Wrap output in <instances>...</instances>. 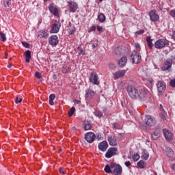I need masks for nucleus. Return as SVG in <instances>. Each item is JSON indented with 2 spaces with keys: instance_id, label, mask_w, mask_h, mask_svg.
<instances>
[{
  "instance_id": "obj_1",
  "label": "nucleus",
  "mask_w": 175,
  "mask_h": 175,
  "mask_svg": "<svg viewBox=\"0 0 175 175\" xmlns=\"http://www.w3.org/2000/svg\"><path fill=\"white\" fill-rule=\"evenodd\" d=\"M126 91L131 99H137V98H139V90L134 86L129 85L126 88Z\"/></svg>"
},
{
  "instance_id": "obj_2",
  "label": "nucleus",
  "mask_w": 175,
  "mask_h": 175,
  "mask_svg": "<svg viewBox=\"0 0 175 175\" xmlns=\"http://www.w3.org/2000/svg\"><path fill=\"white\" fill-rule=\"evenodd\" d=\"M165 46H169V41L166 39H159L154 42L155 49H163Z\"/></svg>"
},
{
  "instance_id": "obj_3",
  "label": "nucleus",
  "mask_w": 175,
  "mask_h": 175,
  "mask_svg": "<svg viewBox=\"0 0 175 175\" xmlns=\"http://www.w3.org/2000/svg\"><path fill=\"white\" fill-rule=\"evenodd\" d=\"M112 174L114 175L122 174V167L120 164L116 163H111Z\"/></svg>"
},
{
  "instance_id": "obj_4",
  "label": "nucleus",
  "mask_w": 175,
  "mask_h": 175,
  "mask_svg": "<svg viewBox=\"0 0 175 175\" xmlns=\"http://www.w3.org/2000/svg\"><path fill=\"white\" fill-rule=\"evenodd\" d=\"M173 61H175L174 57L167 59L164 62L163 66L161 68V70L165 71L170 69V68H172V65H173Z\"/></svg>"
},
{
  "instance_id": "obj_5",
  "label": "nucleus",
  "mask_w": 175,
  "mask_h": 175,
  "mask_svg": "<svg viewBox=\"0 0 175 175\" xmlns=\"http://www.w3.org/2000/svg\"><path fill=\"white\" fill-rule=\"evenodd\" d=\"M142 59V56L137 55V51H133L131 55V61L132 64H139Z\"/></svg>"
},
{
  "instance_id": "obj_6",
  "label": "nucleus",
  "mask_w": 175,
  "mask_h": 175,
  "mask_svg": "<svg viewBox=\"0 0 175 175\" xmlns=\"http://www.w3.org/2000/svg\"><path fill=\"white\" fill-rule=\"evenodd\" d=\"M99 77H98V75L95 72H92L90 74L89 80L90 83H92L94 85H99Z\"/></svg>"
},
{
  "instance_id": "obj_7",
  "label": "nucleus",
  "mask_w": 175,
  "mask_h": 175,
  "mask_svg": "<svg viewBox=\"0 0 175 175\" xmlns=\"http://www.w3.org/2000/svg\"><path fill=\"white\" fill-rule=\"evenodd\" d=\"M145 121L148 126H154V125L157 124V120H155V118L150 115L146 116Z\"/></svg>"
},
{
  "instance_id": "obj_8",
  "label": "nucleus",
  "mask_w": 175,
  "mask_h": 175,
  "mask_svg": "<svg viewBox=\"0 0 175 175\" xmlns=\"http://www.w3.org/2000/svg\"><path fill=\"white\" fill-rule=\"evenodd\" d=\"M68 4L70 12H71L72 13H76V12L79 9V5H77V3L74 1H68Z\"/></svg>"
},
{
  "instance_id": "obj_9",
  "label": "nucleus",
  "mask_w": 175,
  "mask_h": 175,
  "mask_svg": "<svg viewBox=\"0 0 175 175\" xmlns=\"http://www.w3.org/2000/svg\"><path fill=\"white\" fill-rule=\"evenodd\" d=\"M117 148H110L105 154L106 158H111V157L117 155Z\"/></svg>"
},
{
  "instance_id": "obj_10",
  "label": "nucleus",
  "mask_w": 175,
  "mask_h": 175,
  "mask_svg": "<svg viewBox=\"0 0 175 175\" xmlns=\"http://www.w3.org/2000/svg\"><path fill=\"white\" fill-rule=\"evenodd\" d=\"M96 137L95 133L90 132L85 135V139L88 143H94Z\"/></svg>"
},
{
  "instance_id": "obj_11",
  "label": "nucleus",
  "mask_w": 175,
  "mask_h": 175,
  "mask_svg": "<svg viewBox=\"0 0 175 175\" xmlns=\"http://www.w3.org/2000/svg\"><path fill=\"white\" fill-rule=\"evenodd\" d=\"M58 42H59V40H58V36L55 35L51 36L49 39V43L51 46H57Z\"/></svg>"
},
{
  "instance_id": "obj_12",
  "label": "nucleus",
  "mask_w": 175,
  "mask_h": 175,
  "mask_svg": "<svg viewBox=\"0 0 175 175\" xmlns=\"http://www.w3.org/2000/svg\"><path fill=\"white\" fill-rule=\"evenodd\" d=\"M157 87L158 92L160 94H162V92H163V91H165L166 88V84H165V82L160 81H158L157 84Z\"/></svg>"
},
{
  "instance_id": "obj_13",
  "label": "nucleus",
  "mask_w": 175,
  "mask_h": 175,
  "mask_svg": "<svg viewBox=\"0 0 175 175\" xmlns=\"http://www.w3.org/2000/svg\"><path fill=\"white\" fill-rule=\"evenodd\" d=\"M60 28H61V23H54L52 26V29L50 31V33H57V32H59Z\"/></svg>"
},
{
  "instance_id": "obj_14",
  "label": "nucleus",
  "mask_w": 175,
  "mask_h": 175,
  "mask_svg": "<svg viewBox=\"0 0 175 175\" xmlns=\"http://www.w3.org/2000/svg\"><path fill=\"white\" fill-rule=\"evenodd\" d=\"M153 140H158L161 137V129H156L151 135Z\"/></svg>"
},
{
  "instance_id": "obj_15",
  "label": "nucleus",
  "mask_w": 175,
  "mask_h": 175,
  "mask_svg": "<svg viewBox=\"0 0 175 175\" xmlns=\"http://www.w3.org/2000/svg\"><path fill=\"white\" fill-rule=\"evenodd\" d=\"M49 11L53 16H58L59 14V10L58 8L54 4H51L49 7Z\"/></svg>"
},
{
  "instance_id": "obj_16",
  "label": "nucleus",
  "mask_w": 175,
  "mask_h": 175,
  "mask_svg": "<svg viewBox=\"0 0 175 175\" xmlns=\"http://www.w3.org/2000/svg\"><path fill=\"white\" fill-rule=\"evenodd\" d=\"M85 98L86 99H91L92 96H95V92L92 90L91 88H88V90H85Z\"/></svg>"
},
{
  "instance_id": "obj_17",
  "label": "nucleus",
  "mask_w": 175,
  "mask_h": 175,
  "mask_svg": "<svg viewBox=\"0 0 175 175\" xmlns=\"http://www.w3.org/2000/svg\"><path fill=\"white\" fill-rule=\"evenodd\" d=\"M107 147H109V144L106 141H103L98 144V149L100 151H106L107 150Z\"/></svg>"
},
{
  "instance_id": "obj_18",
  "label": "nucleus",
  "mask_w": 175,
  "mask_h": 175,
  "mask_svg": "<svg viewBox=\"0 0 175 175\" xmlns=\"http://www.w3.org/2000/svg\"><path fill=\"white\" fill-rule=\"evenodd\" d=\"M163 132L166 140H172L173 139V134L169 130L164 129Z\"/></svg>"
},
{
  "instance_id": "obj_19",
  "label": "nucleus",
  "mask_w": 175,
  "mask_h": 175,
  "mask_svg": "<svg viewBox=\"0 0 175 175\" xmlns=\"http://www.w3.org/2000/svg\"><path fill=\"white\" fill-rule=\"evenodd\" d=\"M125 73H126V70H125L118 71L113 74V77L114 79H120V77H124Z\"/></svg>"
},
{
  "instance_id": "obj_20",
  "label": "nucleus",
  "mask_w": 175,
  "mask_h": 175,
  "mask_svg": "<svg viewBox=\"0 0 175 175\" xmlns=\"http://www.w3.org/2000/svg\"><path fill=\"white\" fill-rule=\"evenodd\" d=\"M149 16L150 17V20L152 21H153L154 23H155V21H158V20H159V16L157 14H155V12L154 11H151L149 13Z\"/></svg>"
},
{
  "instance_id": "obj_21",
  "label": "nucleus",
  "mask_w": 175,
  "mask_h": 175,
  "mask_svg": "<svg viewBox=\"0 0 175 175\" xmlns=\"http://www.w3.org/2000/svg\"><path fill=\"white\" fill-rule=\"evenodd\" d=\"M128 61V58L125 56L122 57L118 62V64L120 68H124L125 65H126V62Z\"/></svg>"
},
{
  "instance_id": "obj_22",
  "label": "nucleus",
  "mask_w": 175,
  "mask_h": 175,
  "mask_svg": "<svg viewBox=\"0 0 175 175\" xmlns=\"http://www.w3.org/2000/svg\"><path fill=\"white\" fill-rule=\"evenodd\" d=\"M38 38H40V39H42L43 38L44 39H47V38H49V31H39Z\"/></svg>"
},
{
  "instance_id": "obj_23",
  "label": "nucleus",
  "mask_w": 175,
  "mask_h": 175,
  "mask_svg": "<svg viewBox=\"0 0 175 175\" xmlns=\"http://www.w3.org/2000/svg\"><path fill=\"white\" fill-rule=\"evenodd\" d=\"M108 142L110 144V146H117V139H116V137H108Z\"/></svg>"
},
{
  "instance_id": "obj_24",
  "label": "nucleus",
  "mask_w": 175,
  "mask_h": 175,
  "mask_svg": "<svg viewBox=\"0 0 175 175\" xmlns=\"http://www.w3.org/2000/svg\"><path fill=\"white\" fill-rule=\"evenodd\" d=\"M115 53L116 54V55H124V54H125V49L121 47H118L115 50Z\"/></svg>"
},
{
  "instance_id": "obj_25",
  "label": "nucleus",
  "mask_w": 175,
  "mask_h": 175,
  "mask_svg": "<svg viewBox=\"0 0 175 175\" xmlns=\"http://www.w3.org/2000/svg\"><path fill=\"white\" fill-rule=\"evenodd\" d=\"M147 96V90H143L141 92H139V96L140 99H144Z\"/></svg>"
},
{
  "instance_id": "obj_26",
  "label": "nucleus",
  "mask_w": 175,
  "mask_h": 175,
  "mask_svg": "<svg viewBox=\"0 0 175 175\" xmlns=\"http://www.w3.org/2000/svg\"><path fill=\"white\" fill-rule=\"evenodd\" d=\"M104 171L105 172V173H112L113 170L111 169V163L110 165L107 164L104 168Z\"/></svg>"
},
{
  "instance_id": "obj_27",
  "label": "nucleus",
  "mask_w": 175,
  "mask_h": 175,
  "mask_svg": "<svg viewBox=\"0 0 175 175\" xmlns=\"http://www.w3.org/2000/svg\"><path fill=\"white\" fill-rule=\"evenodd\" d=\"M146 42H147L148 47H149V49H152L154 44H152V39H151V37H147Z\"/></svg>"
},
{
  "instance_id": "obj_28",
  "label": "nucleus",
  "mask_w": 175,
  "mask_h": 175,
  "mask_svg": "<svg viewBox=\"0 0 175 175\" xmlns=\"http://www.w3.org/2000/svg\"><path fill=\"white\" fill-rule=\"evenodd\" d=\"M149 157H150V154H148L147 150H144L142 154V159H144V161H147V159H148Z\"/></svg>"
},
{
  "instance_id": "obj_29",
  "label": "nucleus",
  "mask_w": 175,
  "mask_h": 175,
  "mask_svg": "<svg viewBox=\"0 0 175 175\" xmlns=\"http://www.w3.org/2000/svg\"><path fill=\"white\" fill-rule=\"evenodd\" d=\"M138 167H139V169H144V167H146V163L144 161H139L137 163Z\"/></svg>"
},
{
  "instance_id": "obj_30",
  "label": "nucleus",
  "mask_w": 175,
  "mask_h": 175,
  "mask_svg": "<svg viewBox=\"0 0 175 175\" xmlns=\"http://www.w3.org/2000/svg\"><path fill=\"white\" fill-rule=\"evenodd\" d=\"M98 20L100 21V23H104V21L106 20V16H105V14H100L98 16Z\"/></svg>"
},
{
  "instance_id": "obj_31",
  "label": "nucleus",
  "mask_w": 175,
  "mask_h": 175,
  "mask_svg": "<svg viewBox=\"0 0 175 175\" xmlns=\"http://www.w3.org/2000/svg\"><path fill=\"white\" fill-rule=\"evenodd\" d=\"M84 129L85 131H90L91 129V123L90 122H85Z\"/></svg>"
},
{
  "instance_id": "obj_32",
  "label": "nucleus",
  "mask_w": 175,
  "mask_h": 175,
  "mask_svg": "<svg viewBox=\"0 0 175 175\" xmlns=\"http://www.w3.org/2000/svg\"><path fill=\"white\" fill-rule=\"evenodd\" d=\"M3 5L5 8H9L12 5L10 0H3Z\"/></svg>"
},
{
  "instance_id": "obj_33",
  "label": "nucleus",
  "mask_w": 175,
  "mask_h": 175,
  "mask_svg": "<svg viewBox=\"0 0 175 175\" xmlns=\"http://www.w3.org/2000/svg\"><path fill=\"white\" fill-rule=\"evenodd\" d=\"M76 31V28L73 26H70L68 30L69 35H73V33Z\"/></svg>"
},
{
  "instance_id": "obj_34",
  "label": "nucleus",
  "mask_w": 175,
  "mask_h": 175,
  "mask_svg": "<svg viewBox=\"0 0 175 175\" xmlns=\"http://www.w3.org/2000/svg\"><path fill=\"white\" fill-rule=\"evenodd\" d=\"M76 111V108H75V107H72L70 111H68V116L69 117H72V116H73V114L75 113V111Z\"/></svg>"
},
{
  "instance_id": "obj_35",
  "label": "nucleus",
  "mask_w": 175,
  "mask_h": 175,
  "mask_svg": "<svg viewBox=\"0 0 175 175\" xmlns=\"http://www.w3.org/2000/svg\"><path fill=\"white\" fill-rule=\"evenodd\" d=\"M133 159L134 162H137L138 159H140V156L137 153H135L134 155L133 156Z\"/></svg>"
},
{
  "instance_id": "obj_36",
  "label": "nucleus",
  "mask_w": 175,
  "mask_h": 175,
  "mask_svg": "<svg viewBox=\"0 0 175 175\" xmlns=\"http://www.w3.org/2000/svg\"><path fill=\"white\" fill-rule=\"evenodd\" d=\"M94 116H96V117H98L99 118H100V117H103V113H102L100 111H96L94 112Z\"/></svg>"
},
{
  "instance_id": "obj_37",
  "label": "nucleus",
  "mask_w": 175,
  "mask_h": 175,
  "mask_svg": "<svg viewBox=\"0 0 175 175\" xmlns=\"http://www.w3.org/2000/svg\"><path fill=\"white\" fill-rule=\"evenodd\" d=\"M25 58H31V51L27 50L24 53Z\"/></svg>"
},
{
  "instance_id": "obj_38",
  "label": "nucleus",
  "mask_w": 175,
  "mask_h": 175,
  "mask_svg": "<svg viewBox=\"0 0 175 175\" xmlns=\"http://www.w3.org/2000/svg\"><path fill=\"white\" fill-rule=\"evenodd\" d=\"M166 151L169 155H174V152H173V149L171 148H167Z\"/></svg>"
},
{
  "instance_id": "obj_39",
  "label": "nucleus",
  "mask_w": 175,
  "mask_h": 175,
  "mask_svg": "<svg viewBox=\"0 0 175 175\" xmlns=\"http://www.w3.org/2000/svg\"><path fill=\"white\" fill-rule=\"evenodd\" d=\"M0 36L3 42H6V35L3 32H0Z\"/></svg>"
},
{
  "instance_id": "obj_40",
  "label": "nucleus",
  "mask_w": 175,
  "mask_h": 175,
  "mask_svg": "<svg viewBox=\"0 0 175 175\" xmlns=\"http://www.w3.org/2000/svg\"><path fill=\"white\" fill-rule=\"evenodd\" d=\"M170 87H172V88H175V79H172L170 81Z\"/></svg>"
},
{
  "instance_id": "obj_41",
  "label": "nucleus",
  "mask_w": 175,
  "mask_h": 175,
  "mask_svg": "<svg viewBox=\"0 0 175 175\" xmlns=\"http://www.w3.org/2000/svg\"><path fill=\"white\" fill-rule=\"evenodd\" d=\"M22 44L26 49H29V47H31V45L28 42H22Z\"/></svg>"
},
{
  "instance_id": "obj_42",
  "label": "nucleus",
  "mask_w": 175,
  "mask_h": 175,
  "mask_svg": "<svg viewBox=\"0 0 175 175\" xmlns=\"http://www.w3.org/2000/svg\"><path fill=\"white\" fill-rule=\"evenodd\" d=\"M21 102H23V98L18 99V96H16L15 98V103L18 104V103H21Z\"/></svg>"
},
{
  "instance_id": "obj_43",
  "label": "nucleus",
  "mask_w": 175,
  "mask_h": 175,
  "mask_svg": "<svg viewBox=\"0 0 175 175\" xmlns=\"http://www.w3.org/2000/svg\"><path fill=\"white\" fill-rule=\"evenodd\" d=\"M35 77H36L37 79H42V74L39 72H36L35 73Z\"/></svg>"
},
{
  "instance_id": "obj_44",
  "label": "nucleus",
  "mask_w": 175,
  "mask_h": 175,
  "mask_svg": "<svg viewBox=\"0 0 175 175\" xmlns=\"http://www.w3.org/2000/svg\"><path fill=\"white\" fill-rule=\"evenodd\" d=\"M136 35H142V33H144V30L141 29L135 32Z\"/></svg>"
},
{
  "instance_id": "obj_45",
  "label": "nucleus",
  "mask_w": 175,
  "mask_h": 175,
  "mask_svg": "<svg viewBox=\"0 0 175 175\" xmlns=\"http://www.w3.org/2000/svg\"><path fill=\"white\" fill-rule=\"evenodd\" d=\"M55 99V94H52L49 96V100H54Z\"/></svg>"
},
{
  "instance_id": "obj_46",
  "label": "nucleus",
  "mask_w": 175,
  "mask_h": 175,
  "mask_svg": "<svg viewBox=\"0 0 175 175\" xmlns=\"http://www.w3.org/2000/svg\"><path fill=\"white\" fill-rule=\"evenodd\" d=\"M109 68H110V69H116V65L113 63H110L109 64Z\"/></svg>"
},
{
  "instance_id": "obj_47",
  "label": "nucleus",
  "mask_w": 175,
  "mask_h": 175,
  "mask_svg": "<svg viewBox=\"0 0 175 175\" xmlns=\"http://www.w3.org/2000/svg\"><path fill=\"white\" fill-rule=\"evenodd\" d=\"M97 29L99 32H103V27L102 26H97Z\"/></svg>"
},
{
  "instance_id": "obj_48",
  "label": "nucleus",
  "mask_w": 175,
  "mask_h": 175,
  "mask_svg": "<svg viewBox=\"0 0 175 175\" xmlns=\"http://www.w3.org/2000/svg\"><path fill=\"white\" fill-rule=\"evenodd\" d=\"M95 29H96V27L95 26H92V27L90 28L88 32H92V31H95Z\"/></svg>"
},
{
  "instance_id": "obj_49",
  "label": "nucleus",
  "mask_w": 175,
  "mask_h": 175,
  "mask_svg": "<svg viewBox=\"0 0 175 175\" xmlns=\"http://www.w3.org/2000/svg\"><path fill=\"white\" fill-rule=\"evenodd\" d=\"M78 50H79V55H81V54H83V49L79 46L78 47Z\"/></svg>"
},
{
  "instance_id": "obj_50",
  "label": "nucleus",
  "mask_w": 175,
  "mask_h": 175,
  "mask_svg": "<svg viewBox=\"0 0 175 175\" xmlns=\"http://www.w3.org/2000/svg\"><path fill=\"white\" fill-rule=\"evenodd\" d=\"M124 165H125V166H126V167H129V166H131V161H126L125 163H124Z\"/></svg>"
},
{
  "instance_id": "obj_51",
  "label": "nucleus",
  "mask_w": 175,
  "mask_h": 175,
  "mask_svg": "<svg viewBox=\"0 0 175 175\" xmlns=\"http://www.w3.org/2000/svg\"><path fill=\"white\" fill-rule=\"evenodd\" d=\"M170 15H171L172 17H175V10H172V11L170 12Z\"/></svg>"
},
{
  "instance_id": "obj_52",
  "label": "nucleus",
  "mask_w": 175,
  "mask_h": 175,
  "mask_svg": "<svg viewBox=\"0 0 175 175\" xmlns=\"http://www.w3.org/2000/svg\"><path fill=\"white\" fill-rule=\"evenodd\" d=\"M135 47L136 49H138L139 51H140V44H139L138 42L135 43Z\"/></svg>"
},
{
  "instance_id": "obj_53",
  "label": "nucleus",
  "mask_w": 175,
  "mask_h": 175,
  "mask_svg": "<svg viewBox=\"0 0 175 175\" xmlns=\"http://www.w3.org/2000/svg\"><path fill=\"white\" fill-rule=\"evenodd\" d=\"M49 105H51V106H54V100H49Z\"/></svg>"
},
{
  "instance_id": "obj_54",
  "label": "nucleus",
  "mask_w": 175,
  "mask_h": 175,
  "mask_svg": "<svg viewBox=\"0 0 175 175\" xmlns=\"http://www.w3.org/2000/svg\"><path fill=\"white\" fill-rule=\"evenodd\" d=\"M62 72L63 73H68V70L65 68H63L62 70Z\"/></svg>"
},
{
  "instance_id": "obj_55",
  "label": "nucleus",
  "mask_w": 175,
  "mask_h": 175,
  "mask_svg": "<svg viewBox=\"0 0 175 175\" xmlns=\"http://www.w3.org/2000/svg\"><path fill=\"white\" fill-rule=\"evenodd\" d=\"M59 173H61V174H65V172L62 171V167H60L59 169Z\"/></svg>"
},
{
  "instance_id": "obj_56",
  "label": "nucleus",
  "mask_w": 175,
  "mask_h": 175,
  "mask_svg": "<svg viewBox=\"0 0 175 175\" xmlns=\"http://www.w3.org/2000/svg\"><path fill=\"white\" fill-rule=\"evenodd\" d=\"M92 49H95L96 47H98V44H92Z\"/></svg>"
},
{
  "instance_id": "obj_57",
  "label": "nucleus",
  "mask_w": 175,
  "mask_h": 175,
  "mask_svg": "<svg viewBox=\"0 0 175 175\" xmlns=\"http://www.w3.org/2000/svg\"><path fill=\"white\" fill-rule=\"evenodd\" d=\"M25 59H26V62H29L31 57H25Z\"/></svg>"
},
{
  "instance_id": "obj_58",
  "label": "nucleus",
  "mask_w": 175,
  "mask_h": 175,
  "mask_svg": "<svg viewBox=\"0 0 175 175\" xmlns=\"http://www.w3.org/2000/svg\"><path fill=\"white\" fill-rule=\"evenodd\" d=\"M161 118L162 120H163V121H165V120H166V117H165V116L161 115Z\"/></svg>"
},
{
  "instance_id": "obj_59",
  "label": "nucleus",
  "mask_w": 175,
  "mask_h": 175,
  "mask_svg": "<svg viewBox=\"0 0 175 175\" xmlns=\"http://www.w3.org/2000/svg\"><path fill=\"white\" fill-rule=\"evenodd\" d=\"M172 169L173 170H175V163L172 165Z\"/></svg>"
},
{
  "instance_id": "obj_60",
  "label": "nucleus",
  "mask_w": 175,
  "mask_h": 175,
  "mask_svg": "<svg viewBox=\"0 0 175 175\" xmlns=\"http://www.w3.org/2000/svg\"><path fill=\"white\" fill-rule=\"evenodd\" d=\"M8 68H12V64H9L8 66H7Z\"/></svg>"
},
{
  "instance_id": "obj_61",
  "label": "nucleus",
  "mask_w": 175,
  "mask_h": 175,
  "mask_svg": "<svg viewBox=\"0 0 175 175\" xmlns=\"http://www.w3.org/2000/svg\"><path fill=\"white\" fill-rule=\"evenodd\" d=\"M160 107H161V110H163V107L162 106V105H160Z\"/></svg>"
},
{
  "instance_id": "obj_62",
  "label": "nucleus",
  "mask_w": 175,
  "mask_h": 175,
  "mask_svg": "<svg viewBox=\"0 0 175 175\" xmlns=\"http://www.w3.org/2000/svg\"><path fill=\"white\" fill-rule=\"evenodd\" d=\"M53 79L55 80L57 79V76L55 75H53Z\"/></svg>"
},
{
  "instance_id": "obj_63",
  "label": "nucleus",
  "mask_w": 175,
  "mask_h": 175,
  "mask_svg": "<svg viewBox=\"0 0 175 175\" xmlns=\"http://www.w3.org/2000/svg\"><path fill=\"white\" fill-rule=\"evenodd\" d=\"M104 113L106 112V108L103 109Z\"/></svg>"
},
{
  "instance_id": "obj_64",
  "label": "nucleus",
  "mask_w": 175,
  "mask_h": 175,
  "mask_svg": "<svg viewBox=\"0 0 175 175\" xmlns=\"http://www.w3.org/2000/svg\"><path fill=\"white\" fill-rule=\"evenodd\" d=\"M77 103H80V101L77 100Z\"/></svg>"
}]
</instances>
